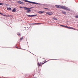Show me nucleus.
I'll return each mask as SVG.
<instances>
[{
    "label": "nucleus",
    "mask_w": 78,
    "mask_h": 78,
    "mask_svg": "<svg viewBox=\"0 0 78 78\" xmlns=\"http://www.w3.org/2000/svg\"><path fill=\"white\" fill-rule=\"evenodd\" d=\"M48 61H47L46 62H43L42 63L40 62H38L37 63V66L38 67H40V66H42V65H43V64H45V63H46V62H48ZM44 62V63H43Z\"/></svg>",
    "instance_id": "obj_1"
},
{
    "label": "nucleus",
    "mask_w": 78,
    "mask_h": 78,
    "mask_svg": "<svg viewBox=\"0 0 78 78\" xmlns=\"http://www.w3.org/2000/svg\"><path fill=\"white\" fill-rule=\"evenodd\" d=\"M61 8H62V9H65V10H66L67 11L69 10V8L66 7H65V6H61Z\"/></svg>",
    "instance_id": "obj_2"
},
{
    "label": "nucleus",
    "mask_w": 78,
    "mask_h": 78,
    "mask_svg": "<svg viewBox=\"0 0 78 78\" xmlns=\"http://www.w3.org/2000/svg\"><path fill=\"white\" fill-rule=\"evenodd\" d=\"M64 27H65V28H69V29H70L71 30H76V29H74L72 27H68L67 26H64Z\"/></svg>",
    "instance_id": "obj_3"
},
{
    "label": "nucleus",
    "mask_w": 78,
    "mask_h": 78,
    "mask_svg": "<svg viewBox=\"0 0 78 78\" xmlns=\"http://www.w3.org/2000/svg\"><path fill=\"white\" fill-rule=\"evenodd\" d=\"M46 13L47 14V15H49V16H50L51 15H52V14H53V13L52 12H46Z\"/></svg>",
    "instance_id": "obj_4"
},
{
    "label": "nucleus",
    "mask_w": 78,
    "mask_h": 78,
    "mask_svg": "<svg viewBox=\"0 0 78 78\" xmlns=\"http://www.w3.org/2000/svg\"><path fill=\"white\" fill-rule=\"evenodd\" d=\"M23 8L25 10H29V9H30V8H28L26 7H24Z\"/></svg>",
    "instance_id": "obj_5"
},
{
    "label": "nucleus",
    "mask_w": 78,
    "mask_h": 78,
    "mask_svg": "<svg viewBox=\"0 0 78 78\" xmlns=\"http://www.w3.org/2000/svg\"><path fill=\"white\" fill-rule=\"evenodd\" d=\"M55 6L57 8H61V6L58 5H56Z\"/></svg>",
    "instance_id": "obj_6"
},
{
    "label": "nucleus",
    "mask_w": 78,
    "mask_h": 78,
    "mask_svg": "<svg viewBox=\"0 0 78 78\" xmlns=\"http://www.w3.org/2000/svg\"><path fill=\"white\" fill-rule=\"evenodd\" d=\"M44 11H39L38 12V13L39 14H43V13H44Z\"/></svg>",
    "instance_id": "obj_7"
},
{
    "label": "nucleus",
    "mask_w": 78,
    "mask_h": 78,
    "mask_svg": "<svg viewBox=\"0 0 78 78\" xmlns=\"http://www.w3.org/2000/svg\"><path fill=\"white\" fill-rule=\"evenodd\" d=\"M17 3L20 4H22V3H23V2L21 1H18Z\"/></svg>",
    "instance_id": "obj_8"
},
{
    "label": "nucleus",
    "mask_w": 78,
    "mask_h": 78,
    "mask_svg": "<svg viewBox=\"0 0 78 78\" xmlns=\"http://www.w3.org/2000/svg\"><path fill=\"white\" fill-rule=\"evenodd\" d=\"M7 10L8 11H11V8H7Z\"/></svg>",
    "instance_id": "obj_9"
},
{
    "label": "nucleus",
    "mask_w": 78,
    "mask_h": 78,
    "mask_svg": "<svg viewBox=\"0 0 78 78\" xmlns=\"http://www.w3.org/2000/svg\"><path fill=\"white\" fill-rule=\"evenodd\" d=\"M62 13L63 14H66V12L64 11H62Z\"/></svg>",
    "instance_id": "obj_10"
},
{
    "label": "nucleus",
    "mask_w": 78,
    "mask_h": 78,
    "mask_svg": "<svg viewBox=\"0 0 78 78\" xmlns=\"http://www.w3.org/2000/svg\"><path fill=\"white\" fill-rule=\"evenodd\" d=\"M12 16L11 15H6V17H11Z\"/></svg>",
    "instance_id": "obj_11"
},
{
    "label": "nucleus",
    "mask_w": 78,
    "mask_h": 78,
    "mask_svg": "<svg viewBox=\"0 0 78 78\" xmlns=\"http://www.w3.org/2000/svg\"><path fill=\"white\" fill-rule=\"evenodd\" d=\"M34 25H39V24H42V23H35L34 24Z\"/></svg>",
    "instance_id": "obj_12"
},
{
    "label": "nucleus",
    "mask_w": 78,
    "mask_h": 78,
    "mask_svg": "<svg viewBox=\"0 0 78 78\" xmlns=\"http://www.w3.org/2000/svg\"><path fill=\"white\" fill-rule=\"evenodd\" d=\"M54 20H57V18L55 17H53L52 18Z\"/></svg>",
    "instance_id": "obj_13"
},
{
    "label": "nucleus",
    "mask_w": 78,
    "mask_h": 78,
    "mask_svg": "<svg viewBox=\"0 0 78 78\" xmlns=\"http://www.w3.org/2000/svg\"><path fill=\"white\" fill-rule=\"evenodd\" d=\"M12 12H14L16 11V10L14 9L12 10Z\"/></svg>",
    "instance_id": "obj_14"
},
{
    "label": "nucleus",
    "mask_w": 78,
    "mask_h": 78,
    "mask_svg": "<svg viewBox=\"0 0 78 78\" xmlns=\"http://www.w3.org/2000/svg\"><path fill=\"white\" fill-rule=\"evenodd\" d=\"M23 39V37H22L20 39V41H21Z\"/></svg>",
    "instance_id": "obj_15"
},
{
    "label": "nucleus",
    "mask_w": 78,
    "mask_h": 78,
    "mask_svg": "<svg viewBox=\"0 0 78 78\" xmlns=\"http://www.w3.org/2000/svg\"><path fill=\"white\" fill-rule=\"evenodd\" d=\"M30 11H31V10L29 9V10H27V12L28 13L30 12Z\"/></svg>",
    "instance_id": "obj_16"
},
{
    "label": "nucleus",
    "mask_w": 78,
    "mask_h": 78,
    "mask_svg": "<svg viewBox=\"0 0 78 78\" xmlns=\"http://www.w3.org/2000/svg\"><path fill=\"white\" fill-rule=\"evenodd\" d=\"M37 15H32V17H35L36 16H37Z\"/></svg>",
    "instance_id": "obj_17"
},
{
    "label": "nucleus",
    "mask_w": 78,
    "mask_h": 78,
    "mask_svg": "<svg viewBox=\"0 0 78 78\" xmlns=\"http://www.w3.org/2000/svg\"><path fill=\"white\" fill-rule=\"evenodd\" d=\"M27 16L28 17H32V15H27Z\"/></svg>",
    "instance_id": "obj_18"
},
{
    "label": "nucleus",
    "mask_w": 78,
    "mask_h": 78,
    "mask_svg": "<svg viewBox=\"0 0 78 78\" xmlns=\"http://www.w3.org/2000/svg\"><path fill=\"white\" fill-rule=\"evenodd\" d=\"M29 3H32V4H34V2H30V1H29Z\"/></svg>",
    "instance_id": "obj_19"
},
{
    "label": "nucleus",
    "mask_w": 78,
    "mask_h": 78,
    "mask_svg": "<svg viewBox=\"0 0 78 78\" xmlns=\"http://www.w3.org/2000/svg\"><path fill=\"white\" fill-rule=\"evenodd\" d=\"M4 5V4L3 3H0V5Z\"/></svg>",
    "instance_id": "obj_20"
},
{
    "label": "nucleus",
    "mask_w": 78,
    "mask_h": 78,
    "mask_svg": "<svg viewBox=\"0 0 78 78\" xmlns=\"http://www.w3.org/2000/svg\"><path fill=\"white\" fill-rule=\"evenodd\" d=\"M25 2H28V3H29L30 2V1L26 0H25Z\"/></svg>",
    "instance_id": "obj_21"
},
{
    "label": "nucleus",
    "mask_w": 78,
    "mask_h": 78,
    "mask_svg": "<svg viewBox=\"0 0 78 78\" xmlns=\"http://www.w3.org/2000/svg\"><path fill=\"white\" fill-rule=\"evenodd\" d=\"M75 17L76 18H78V15H77Z\"/></svg>",
    "instance_id": "obj_22"
},
{
    "label": "nucleus",
    "mask_w": 78,
    "mask_h": 78,
    "mask_svg": "<svg viewBox=\"0 0 78 78\" xmlns=\"http://www.w3.org/2000/svg\"><path fill=\"white\" fill-rule=\"evenodd\" d=\"M17 35H18V36H20V33H17Z\"/></svg>",
    "instance_id": "obj_23"
},
{
    "label": "nucleus",
    "mask_w": 78,
    "mask_h": 78,
    "mask_svg": "<svg viewBox=\"0 0 78 78\" xmlns=\"http://www.w3.org/2000/svg\"><path fill=\"white\" fill-rule=\"evenodd\" d=\"M60 27H64V25H61L60 26Z\"/></svg>",
    "instance_id": "obj_24"
},
{
    "label": "nucleus",
    "mask_w": 78,
    "mask_h": 78,
    "mask_svg": "<svg viewBox=\"0 0 78 78\" xmlns=\"http://www.w3.org/2000/svg\"><path fill=\"white\" fill-rule=\"evenodd\" d=\"M34 4H35V5H37V4H38L37 3L34 2Z\"/></svg>",
    "instance_id": "obj_25"
},
{
    "label": "nucleus",
    "mask_w": 78,
    "mask_h": 78,
    "mask_svg": "<svg viewBox=\"0 0 78 78\" xmlns=\"http://www.w3.org/2000/svg\"><path fill=\"white\" fill-rule=\"evenodd\" d=\"M19 8H21V9H22V8H23V7H22L21 6Z\"/></svg>",
    "instance_id": "obj_26"
},
{
    "label": "nucleus",
    "mask_w": 78,
    "mask_h": 78,
    "mask_svg": "<svg viewBox=\"0 0 78 78\" xmlns=\"http://www.w3.org/2000/svg\"><path fill=\"white\" fill-rule=\"evenodd\" d=\"M44 9H48L45 8H44Z\"/></svg>",
    "instance_id": "obj_27"
},
{
    "label": "nucleus",
    "mask_w": 78,
    "mask_h": 78,
    "mask_svg": "<svg viewBox=\"0 0 78 78\" xmlns=\"http://www.w3.org/2000/svg\"><path fill=\"white\" fill-rule=\"evenodd\" d=\"M0 14H1V15H3V14L2 13H1L0 12Z\"/></svg>",
    "instance_id": "obj_28"
},
{
    "label": "nucleus",
    "mask_w": 78,
    "mask_h": 78,
    "mask_svg": "<svg viewBox=\"0 0 78 78\" xmlns=\"http://www.w3.org/2000/svg\"><path fill=\"white\" fill-rule=\"evenodd\" d=\"M16 48H17L18 49L19 48H18V47H16Z\"/></svg>",
    "instance_id": "obj_29"
},
{
    "label": "nucleus",
    "mask_w": 78,
    "mask_h": 78,
    "mask_svg": "<svg viewBox=\"0 0 78 78\" xmlns=\"http://www.w3.org/2000/svg\"><path fill=\"white\" fill-rule=\"evenodd\" d=\"M77 27H78V25H77Z\"/></svg>",
    "instance_id": "obj_30"
},
{
    "label": "nucleus",
    "mask_w": 78,
    "mask_h": 78,
    "mask_svg": "<svg viewBox=\"0 0 78 78\" xmlns=\"http://www.w3.org/2000/svg\"><path fill=\"white\" fill-rule=\"evenodd\" d=\"M9 0L10 1H11V0Z\"/></svg>",
    "instance_id": "obj_31"
}]
</instances>
